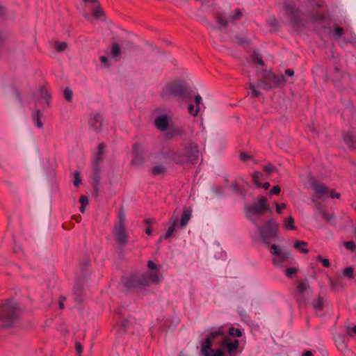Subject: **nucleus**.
I'll return each instance as SVG.
<instances>
[{"label":"nucleus","instance_id":"nucleus-12","mask_svg":"<svg viewBox=\"0 0 356 356\" xmlns=\"http://www.w3.org/2000/svg\"><path fill=\"white\" fill-rule=\"evenodd\" d=\"M308 1L310 3L313 8L312 12L309 13L312 20L315 22L324 21L325 17V13L321 11L315 12L316 8H319L323 6V0H308Z\"/></svg>","mask_w":356,"mask_h":356},{"label":"nucleus","instance_id":"nucleus-26","mask_svg":"<svg viewBox=\"0 0 356 356\" xmlns=\"http://www.w3.org/2000/svg\"><path fill=\"white\" fill-rule=\"evenodd\" d=\"M346 145L351 149H356V137L352 134L347 133L343 137Z\"/></svg>","mask_w":356,"mask_h":356},{"label":"nucleus","instance_id":"nucleus-10","mask_svg":"<svg viewBox=\"0 0 356 356\" xmlns=\"http://www.w3.org/2000/svg\"><path fill=\"white\" fill-rule=\"evenodd\" d=\"M268 248H270V253L274 256L272 261L275 266H282L290 258V253L288 251L282 249L275 244H273Z\"/></svg>","mask_w":356,"mask_h":356},{"label":"nucleus","instance_id":"nucleus-38","mask_svg":"<svg viewBox=\"0 0 356 356\" xmlns=\"http://www.w3.org/2000/svg\"><path fill=\"white\" fill-rule=\"evenodd\" d=\"M143 222L147 225L145 233L149 236L152 235V230L151 226L156 222V220L154 219L145 218Z\"/></svg>","mask_w":356,"mask_h":356},{"label":"nucleus","instance_id":"nucleus-13","mask_svg":"<svg viewBox=\"0 0 356 356\" xmlns=\"http://www.w3.org/2000/svg\"><path fill=\"white\" fill-rule=\"evenodd\" d=\"M172 123V118L167 114L159 115L154 120V126L161 132L167 131Z\"/></svg>","mask_w":356,"mask_h":356},{"label":"nucleus","instance_id":"nucleus-37","mask_svg":"<svg viewBox=\"0 0 356 356\" xmlns=\"http://www.w3.org/2000/svg\"><path fill=\"white\" fill-rule=\"evenodd\" d=\"M121 54V48L118 43H113L112 44L111 55L113 58L119 57Z\"/></svg>","mask_w":356,"mask_h":356},{"label":"nucleus","instance_id":"nucleus-42","mask_svg":"<svg viewBox=\"0 0 356 356\" xmlns=\"http://www.w3.org/2000/svg\"><path fill=\"white\" fill-rule=\"evenodd\" d=\"M216 19L217 22L222 26L227 27L228 26L229 21L225 19L221 13H218L216 15Z\"/></svg>","mask_w":356,"mask_h":356},{"label":"nucleus","instance_id":"nucleus-45","mask_svg":"<svg viewBox=\"0 0 356 356\" xmlns=\"http://www.w3.org/2000/svg\"><path fill=\"white\" fill-rule=\"evenodd\" d=\"M64 97L68 102H71L72 101L73 92L72 91L68 88H65L63 91Z\"/></svg>","mask_w":356,"mask_h":356},{"label":"nucleus","instance_id":"nucleus-57","mask_svg":"<svg viewBox=\"0 0 356 356\" xmlns=\"http://www.w3.org/2000/svg\"><path fill=\"white\" fill-rule=\"evenodd\" d=\"M280 191H281V188H280V186H278V185H276V186H274L271 188V190H270V193L271 195H279V194L280 193Z\"/></svg>","mask_w":356,"mask_h":356},{"label":"nucleus","instance_id":"nucleus-62","mask_svg":"<svg viewBox=\"0 0 356 356\" xmlns=\"http://www.w3.org/2000/svg\"><path fill=\"white\" fill-rule=\"evenodd\" d=\"M195 102L197 108H200V105L202 104V97L200 95H197L195 96Z\"/></svg>","mask_w":356,"mask_h":356},{"label":"nucleus","instance_id":"nucleus-22","mask_svg":"<svg viewBox=\"0 0 356 356\" xmlns=\"http://www.w3.org/2000/svg\"><path fill=\"white\" fill-rule=\"evenodd\" d=\"M320 213L322 215V218L325 222L329 223L332 226H336L335 216L332 213H328L323 209H320Z\"/></svg>","mask_w":356,"mask_h":356},{"label":"nucleus","instance_id":"nucleus-20","mask_svg":"<svg viewBox=\"0 0 356 356\" xmlns=\"http://www.w3.org/2000/svg\"><path fill=\"white\" fill-rule=\"evenodd\" d=\"M169 223L170 225V227H168L165 234L164 236H161L160 241L163 239H168L172 236L174 232L175 231L177 227L178 220L177 219L170 218L169 220Z\"/></svg>","mask_w":356,"mask_h":356},{"label":"nucleus","instance_id":"nucleus-15","mask_svg":"<svg viewBox=\"0 0 356 356\" xmlns=\"http://www.w3.org/2000/svg\"><path fill=\"white\" fill-rule=\"evenodd\" d=\"M92 171L90 185H99L101 179L100 165L92 163Z\"/></svg>","mask_w":356,"mask_h":356},{"label":"nucleus","instance_id":"nucleus-56","mask_svg":"<svg viewBox=\"0 0 356 356\" xmlns=\"http://www.w3.org/2000/svg\"><path fill=\"white\" fill-rule=\"evenodd\" d=\"M213 192L216 195H222L224 188L222 186H216L212 188Z\"/></svg>","mask_w":356,"mask_h":356},{"label":"nucleus","instance_id":"nucleus-29","mask_svg":"<svg viewBox=\"0 0 356 356\" xmlns=\"http://www.w3.org/2000/svg\"><path fill=\"white\" fill-rule=\"evenodd\" d=\"M309 285L307 282H305L302 280H299L297 284V291L299 293L300 296H303L307 291V289H309Z\"/></svg>","mask_w":356,"mask_h":356},{"label":"nucleus","instance_id":"nucleus-27","mask_svg":"<svg viewBox=\"0 0 356 356\" xmlns=\"http://www.w3.org/2000/svg\"><path fill=\"white\" fill-rule=\"evenodd\" d=\"M312 306L316 312V313H318L319 312H322L324 308L323 298L321 296H318L317 299L314 300L312 301Z\"/></svg>","mask_w":356,"mask_h":356},{"label":"nucleus","instance_id":"nucleus-33","mask_svg":"<svg viewBox=\"0 0 356 356\" xmlns=\"http://www.w3.org/2000/svg\"><path fill=\"white\" fill-rule=\"evenodd\" d=\"M147 267L150 270V273H147L146 274L149 275L152 272H159L160 275V280L163 277L161 272H160V266L156 265L154 262L152 261H149L147 262Z\"/></svg>","mask_w":356,"mask_h":356},{"label":"nucleus","instance_id":"nucleus-52","mask_svg":"<svg viewBox=\"0 0 356 356\" xmlns=\"http://www.w3.org/2000/svg\"><path fill=\"white\" fill-rule=\"evenodd\" d=\"M74 185L77 187L81 183L80 172L79 171H75L74 172Z\"/></svg>","mask_w":356,"mask_h":356},{"label":"nucleus","instance_id":"nucleus-25","mask_svg":"<svg viewBox=\"0 0 356 356\" xmlns=\"http://www.w3.org/2000/svg\"><path fill=\"white\" fill-rule=\"evenodd\" d=\"M227 187L231 189L234 193L238 194L243 198L245 197L246 191L241 188L236 181H235L234 183L228 185Z\"/></svg>","mask_w":356,"mask_h":356},{"label":"nucleus","instance_id":"nucleus-47","mask_svg":"<svg viewBox=\"0 0 356 356\" xmlns=\"http://www.w3.org/2000/svg\"><path fill=\"white\" fill-rule=\"evenodd\" d=\"M316 260L322 264L323 267L329 268L330 266V262L329 259L323 258L321 255H318L316 258Z\"/></svg>","mask_w":356,"mask_h":356},{"label":"nucleus","instance_id":"nucleus-36","mask_svg":"<svg viewBox=\"0 0 356 356\" xmlns=\"http://www.w3.org/2000/svg\"><path fill=\"white\" fill-rule=\"evenodd\" d=\"M243 17V13L240 8H237L234 10V14H230L229 16V21L234 22L236 20L240 19Z\"/></svg>","mask_w":356,"mask_h":356},{"label":"nucleus","instance_id":"nucleus-28","mask_svg":"<svg viewBox=\"0 0 356 356\" xmlns=\"http://www.w3.org/2000/svg\"><path fill=\"white\" fill-rule=\"evenodd\" d=\"M166 172V168L161 165L154 166L150 170V173L154 176L165 175Z\"/></svg>","mask_w":356,"mask_h":356},{"label":"nucleus","instance_id":"nucleus-44","mask_svg":"<svg viewBox=\"0 0 356 356\" xmlns=\"http://www.w3.org/2000/svg\"><path fill=\"white\" fill-rule=\"evenodd\" d=\"M297 272H298V268H293V267L287 268L285 270V275L288 278H293V276L296 275Z\"/></svg>","mask_w":356,"mask_h":356},{"label":"nucleus","instance_id":"nucleus-4","mask_svg":"<svg viewBox=\"0 0 356 356\" xmlns=\"http://www.w3.org/2000/svg\"><path fill=\"white\" fill-rule=\"evenodd\" d=\"M20 309L17 303L6 300L0 305V328L13 327L20 316Z\"/></svg>","mask_w":356,"mask_h":356},{"label":"nucleus","instance_id":"nucleus-9","mask_svg":"<svg viewBox=\"0 0 356 356\" xmlns=\"http://www.w3.org/2000/svg\"><path fill=\"white\" fill-rule=\"evenodd\" d=\"M259 81L262 83V88L264 90H269L283 85L286 82V79L283 75H276L271 71H264Z\"/></svg>","mask_w":356,"mask_h":356},{"label":"nucleus","instance_id":"nucleus-31","mask_svg":"<svg viewBox=\"0 0 356 356\" xmlns=\"http://www.w3.org/2000/svg\"><path fill=\"white\" fill-rule=\"evenodd\" d=\"M252 182L257 188L261 187V183L260 182V179L263 177V174L261 172L255 171L252 174Z\"/></svg>","mask_w":356,"mask_h":356},{"label":"nucleus","instance_id":"nucleus-58","mask_svg":"<svg viewBox=\"0 0 356 356\" xmlns=\"http://www.w3.org/2000/svg\"><path fill=\"white\" fill-rule=\"evenodd\" d=\"M343 29L339 26H336L334 29V35L340 38L343 34Z\"/></svg>","mask_w":356,"mask_h":356},{"label":"nucleus","instance_id":"nucleus-40","mask_svg":"<svg viewBox=\"0 0 356 356\" xmlns=\"http://www.w3.org/2000/svg\"><path fill=\"white\" fill-rule=\"evenodd\" d=\"M234 42L241 46H243L245 44L249 46L250 44L249 40L245 38H242L239 35H236L234 36Z\"/></svg>","mask_w":356,"mask_h":356},{"label":"nucleus","instance_id":"nucleus-5","mask_svg":"<svg viewBox=\"0 0 356 356\" xmlns=\"http://www.w3.org/2000/svg\"><path fill=\"white\" fill-rule=\"evenodd\" d=\"M161 95L163 98L173 96L181 100H191L193 91L186 82L174 81L164 86Z\"/></svg>","mask_w":356,"mask_h":356},{"label":"nucleus","instance_id":"nucleus-48","mask_svg":"<svg viewBox=\"0 0 356 356\" xmlns=\"http://www.w3.org/2000/svg\"><path fill=\"white\" fill-rule=\"evenodd\" d=\"M263 170L268 174H271L276 170V167L271 163H268L263 167Z\"/></svg>","mask_w":356,"mask_h":356},{"label":"nucleus","instance_id":"nucleus-59","mask_svg":"<svg viewBox=\"0 0 356 356\" xmlns=\"http://www.w3.org/2000/svg\"><path fill=\"white\" fill-rule=\"evenodd\" d=\"M250 159H251V156H250L249 154H248L245 152H241L240 159L242 161L246 162V161H249Z\"/></svg>","mask_w":356,"mask_h":356},{"label":"nucleus","instance_id":"nucleus-16","mask_svg":"<svg viewBox=\"0 0 356 356\" xmlns=\"http://www.w3.org/2000/svg\"><path fill=\"white\" fill-rule=\"evenodd\" d=\"M103 118L100 113H95L90 120V125L96 131H100L102 127Z\"/></svg>","mask_w":356,"mask_h":356},{"label":"nucleus","instance_id":"nucleus-39","mask_svg":"<svg viewBox=\"0 0 356 356\" xmlns=\"http://www.w3.org/2000/svg\"><path fill=\"white\" fill-rule=\"evenodd\" d=\"M173 321L170 318L164 319L162 324L161 325L160 329L162 331H168L172 327Z\"/></svg>","mask_w":356,"mask_h":356},{"label":"nucleus","instance_id":"nucleus-6","mask_svg":"<svg viewBox=\"0 0 356 356\" xmlns=\"http://www.w3.org/2000/svg\"><path fill=\"white\" fill-rule=\"evenodd\" d=\"M118 218V222L115 224L113 233L116 243L121 246H125L129 236L125 229V214L122 209L119 211Z\"/></svg>","mask_w":356,"mask_h":356},{"label":"nucleus","instance_id":"nucleus-53","mask_svg":"<svg viewBox=\"0 0 356 356\" xmlns=\"http://www.w3.org/2000/svg\"><path fill=\"white\" fill-rule=\"evenodd\" d=\"M347 334L351 337H356V325L353 327L347 326Z\"/></svg>","mask_w":356,"mask_h":356},{"label":"nucleus","instance_id":"nucleus-41","mask_svg":"<svg viewBox=\"0 0 356 356\" xmlns=\"http://www.w3.org/2000/svg\"><path fill=\"white\" fill-rule=\"evenodd\" d=\"M343 275L344 277L349 280L354 278V268L352 266H348L343 270Z\"/></svg>","mask_w":356,"mask_h":356},{"label":"nucleus","instance_id":"nucleus-63","mask_svg":"<svg viewBox=\"0 0 356 356\" xmlns=\"http://www.w3.org/2000/svg\"><path fill=\"white\" fill-rule=\"evenodd\" d=\"M75 348H76V352L79 354H81V353L83 351V346H82V345L80 343L76 342L75 343Z\"/></svg>","mask_w":356,"mask_h":356},{"label":"nucleus","instance_id":"nucleus-49","mask_svg":"<svg viewBox=\"0 0 356 356\" xmlns=\"http://www.w3.org/2000/svg\"><path fill=\"white\" fill-rule=\"evenodd\" d=\"M67 47V44L65 42H57L56 43V49L59 52L65 50Z\"/></svg>","mask_w":356,"mask_h":356},{"label":"nucleus","instance_id":"nucleus-1","mask_svg":"<svg viewBox=\"0 0 356 356\" xmlns=\"http://www.w3.org/2000/svg\"><path fill=\"white\" fill-rule=\"evenodd\" d=\"M239 328L230 326L227 330L225 326L211 328L201 343L202 356H236L239 341L231 337H241Z\"/></svg>","mask_w":356,"mask_h":356},{"label":"nucleus","instance_id":"nucleus-23","mask_svg":"<svg viewBox=\"0 0 356 356\" xmlns=\"http://www.w3.org/2000/svg\"><path fill=\"white\" fill-rule=\"evenodd\" d=\"M192 210L191 208H184L181 214L179 225L181 227H184L188 224L191 217Z\"/></svg>","mask_w":356,"mask_h":356},{"label":"nucleus","instance_id":"nucleus-64","mask_svg":"<svg viewBox=\"0 0 356 356\" xmlns=\"http://www.w3.org/2000/svg\"><path fill=\"white\" fill-rule=\"evenodd\" d=\"M330 196L332 198H339L340 194L338 193H336L334 190H332L330 193Z\"/></svg>","mask_w":356,"mask_h":356},{"label":"nucleus","instance_id":"nucleus-61","mask_svg":"<svg viewBox=\"0 0 356 356\" xmlns=\"http://www.w3.org/2000/svg\"><path fill=\"white\" fill-rule=\"evenodd\" d=\"M268 24L273 27H277L278 26V21L275 17H271L269 19Z\"/></svg>","mask_w":356,"mask_h":356},{"label":"nucleus","instance_id":"nucleus-3","mask_svg":"<svg viewBox=\"0 0 356 356\" xmlns=\"http://www.w3.org/2000/svg\"><path fill=\"white\" fill-rule=\"evenodd\" d=\"M158 284L160 283L159 272H152L149 275L134 273L124 276L121 279L122 285L127 292L136 290H143L150 286V283Z\"/></svg>","mask_w":356,"mask_h":356},{"label":"nucleus","instance_id":"nucleus-24","mask_svg":"<svg viewBox=\"0 0 356 356\" xmlns=\"http://www.w3.org/2000/svg\"><path fill=\"white\" fill-rule=\"evenodd\" d=\"M39 90L40 97L46 101L47 106H49L51 99V95L50 94L49 88L47 87V86L44 85L40 86Z\"/></svg>","mask_w":356,"mask_h":356},{"label":"nucleus","instance_id":"nucleus-19","mask_svg":"<svg viewBox=\"0 0 356 356\" xmlns=\"http://www.w3.org/2000/svg\"><path fill=\"white\" fill-rule=\"evenodd\" d=\"M106 144L104 143H100L97 147V152L96 153L94 159H92V163L99 164L102 162L104 158L103 155L105 152Z\"/></svg>","mask_w":356,"mask_h":356},{"label":"nucleus","instance_id":"nucleus-8","mask_svg":"<svg viewBox=\"0 0 356 356\" xmlns=\"http://www.w3.org/2000/svg\"><path fill=\"white\" fill-rule=\"evenodd\" d=\"M284 10L293 27H305V23L300 15V10L296 6L293 2L285 1L284 3Z\"/></svg>","mask_w":356,"mask_h":356},{"label":"nucleus","instance_id":"nucleus-51","mask_svg":"<svg viewBox=\"0 0 356 356\" xmlns=\"http://www.w3.org/2000/svg\"><path fill=\"white\" fill-rule=\"evenodd\" d=\"M344 246L346 249L350 250L351 251H355L356 250V245L353 241L345 242Z\"/></svg>","mask_w":356,"mask_h":356},{"label":"nucleus","instance_id":"nucleus-7","mask_svg":"<svg viewBox=\"0 0 356 356\" xmlns=\"http://www.w3.org/2000/svg\"><path fill=\"white\" fill-rule=\"evenodd\" d=\"M278 224L275 220H268L263 226L258 227V232L261 236V240L268 248L270 241L277 238Z\"/></svg>","mask_w":356,"mask_h":356},{"label":"nucleus","instance_id":"nucleus-21","mask_svg":"<svg viewBox=\"0 0 356 356\" xmlns=\"http://www.w3.org/2000/svg\"><path fill=\"white\" fill-rule=\"evenodd\" d=\"M165 131V136L168 138H173L176 136H181L183 129L181 127L175 126L174 123H172L170 126V128Z\"/></svg>","mask_w":356,"mask_h":356},{"label":"nucleus","instance_id":"nucleus-60","mask_svg":"<svg viewBox=\"0 0 356 356\" xmlns=\"http://www.w3.org/2000/svg\"><path fill=\"white\" fill-rule=\"evenodd\" d=\"M79 202L81 204L82 207L88 204V197L85 195H81L79 197Z\"/></svg>","mask_w":356,"mask_h":356},{"label":"nucleus","instance_id":"nucleus-30","mask_svg":"<svg viewBox=\"0 0 356 356\" xmlns=\"http://www.w3.org/2000/svg\"><path fill=\"white\" fill-rule=\"evenodd\" d=\"M307 246V243L303 241H296L294 243V247L296 249L300 250L301 252L304 254H307L309 252V250L306 248Z\"/></svg>","mask_w":356,"mask_h":356},{"label":"nucleus","instance_id":"nucleus-17","mask_svg":"<svg viewBox=\"0 0 356 356\" xmlns=\"http://www.w3.org/2000/svg\"><path fill=\"white\" fill-rule=\"evenodd\" d=\"M72 292L74 302L81 303L84 296V289L83 286L79 284H76L73 287Z\"/></svg>","mask_w":356,"mask_h":356},{"label":"nucleus","instance_id":"nucleus-2","mask_svg":"<svg viewBox=\"0 0 356 356\" xmlns=\"http://www.w3.org/2000/svg\"><path fill=\"white\" fill-rule=\"evenodd\" d=\"M183 147V149L163 147L160 152L168 163L172 162L180 165L196 163L199 156L197 145L190 142L185 143Z\"/></svg>","mask_w":356,"mask_h":356},{"label":"nucleus","instance_id":"nucleus-43","mask_svg":"<svg viewBox=\"0 0 356 356\" xmlns=\"http://www.w3.org/2000/svg\"><path fill=\"white\" fill-rule=\"evenodd\" d=\"M253 62L260 65L261 66H264V62L262 59V57L258 53L254 52L252 56Z\"/></svg>","mask_w":356,"mask_h":356},{"label":"nucleus","instance_id":"nucleus-11","mask_svg":"<svg viewBox=\"0 0 356 356\" xmlns=\"http://www.w3.org/2000/svg\"><path fill=\"white\" fill-rule=\"evenodd\" d=\"M267 201L268 200L265 196H259L257 202H254L252 205L245 206V209L247 213L261 215L270 210Z\"/></svg>","mask_w":356,"mask_h":356},{"label":"nucleus","instance_id":"nucleus-50","mask_svg":"<svg viewBox=\"0 0 356 356\" xmlns=\"http://www.w3.org/2000/svg\"><path fill=\"white\" fill-rule=\"evenodd\" d=\"M200 108H196L194 109L193 104H189L188 106V113L193 116H197L200 112Z\"/></svg>","mask_w":356,"mask_h":356},{"label":"nucleus","instance_id":"nucleus-18","mask_svg":"<svg viewBox=\"0 0 356 356\" xmlns=\"http://www.w3.org/2000/svg\"><path fill=\"white\" fill-rule=\"evenodd\" d=\"M312 187L315 190L318 198H322L328 193L327 187L316 181H313Z\"/></svg>","mask_w":356,"mask_h":356},{"label":"nucleus","instance_id":"nucleus-46","mask_svg":"<svg viewBox=\"0 0 356 356\" xmlns=\"http://www.w3.org/2000/svg\"><path fill=\"white\" fill-rule=\"evenodd\" d=\"M248 88L251 90L252 95L254 97H258L261 95V92L256 88L255 86L253 83H250L248 84Z\"/></svg>","mask_w":356,"mask_h":356},{"label":"nucleus","instance_id":"nucleus-55","mask_svg":"<svg viewBox=\"0 0 356 356\" xmlns=\"http://www.w3.org/2000/svg\"><path fill=\"white\" fill-rule=\"evenodd\" d=\"M275 204L276 207V212L279 214L282 213V210L286 207V205L284 203L279 204L275 202Z\"/></svg>","mask_w":356,"mask_h":356},{"label":"nucleus","instance_id":"nucleus-35","mask_svg":"<svg viewBox=\"0 0 356 356\" xmlns=\"http://www.w3.org/2000/svg\"><path fill=\"white\" fill-rule=\"evenodd\" d=\"M95 5V7L92 9V15L97 18L101 17L102 16L104 15V12L102 7L99 5V3H97Z\"/></svg>","mask_w":356,"mask_h":356},{"label":"nucleus","instance_id":"nucleus-14","mask_svg":"<svg viewBox=\"0 0 356 356\" xmlns=\"http://www.w3.org/2000/svg\"><path fill=\"white\" fill-rule=\"evenodd\" d=\"M131 165L137 167L143 165L145 163L144 152L142 147L138 143L133 145Z\"/></svg>","mask_w":356,"mask_h":356},{"label":"nucleus","instance_id":"nucleus-32","mask_svg":"<svg viewBox=\"0 0 356 356\" xmlns=\"http://www.w3.org/2000/svg\"><path fill=\"white\" fill-rule=\"evenodd\" d=\"M294 218L289 216L284 222V227L289 230H296L297 227L294 225Z\"/></svg>","mask_w":356,"mask_h":356},{"label":"nucleus","instance_id":"nucleus-54","mask_svg":"<svg viewBox=\"0 0 356 356\" xmlns=\"http://www.w3.org/2000/svg\"><path fill=\"white\" fill-rule=\"evenodd\" d=\"M128 324H129V321L127 320H123L120 324L119 332H122L124 333L127 330Z\"/></svg>","mask_w":356,"mask_h":356},{"label":"nucleus","instance_id":"nucleus-34","mask_svg":"<svg viewBox=\"0 0 356 356\" xmlns=\"http://www.w3.org/2000/svg\"><path fill=\"white\" fill-rule=\"evenodd\" d=\"M41 115H42V113L40 110H37L35 111V113L33 115V120L34 123L35 124V125L38 128H42V127H43V124L41 122V119H40Z\"/></svg>","mask_w":356,"mask_h":356}]
</instances>
